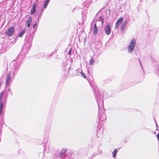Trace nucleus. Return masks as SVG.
Wrapping results in <instances>:
<instances>
[{
	"label": "nucleus",
	"instance_id": "1",
	"mask_svg": "<svg viewBox=\"0 0 159 159\" xmlns=\"http://www.w3.org/2000/svg\"><path fill=\"white\" fill-rule=\"evenodd\" d=\"M136 45V40L132 39L129 43L127 48V51L128 53H131L134 51Z\"/></svg>",
	"mask_w": 159,
	"mask_h": 159
},
{
	"label": "nucleus",
	"instance_id": "2",
	"mask_svg": "<svg viewBox=\"0 0 159 159\" xmlns=\"http://www.w3.org/2000/svg\"><path fill=\"white\" fill-rule=\"evenodd\" d=\"M15 31V29L13 27L9 28L6 34L8 36H11Z\"/></svg>",
	"mask_w": 159,
	"mask_h": 159
},
{
	"label": "nucleus",
	"instance_id": "3",
	"mask_svg": "<svg viewBox=\"0 0 159 159\" xmlns=\"http://www.w3.org/2000/svg\"><path fill=\"white\" fill-rule=\"evenodd\" d=\"M104 30L105 34L107 35H109L110 34L111 32V25L108 24L105 27Z\"/></svg>",
	"mask_w": 159,
	"mask_h": 159
},
{
	"label": "nucleus",
	"instance_id": "4",
	"mask_svg": "<svg viewBox=\"0 0 159 159\" xmlns=\"http://www.w3.org/2000/svg\"><path fill=\"white\" fill-rule=\"evenodd\" d=\"M4 93L2 92L1 93L0 95V115H1L2 113V110L3 107L2 102V99L3 98Z\"/></svg>",
	"mask_w": 159,
	"mask_h": 159
},
{
	"label": "nucleus",
	"instance_id": "5",
	"mask_svg": "<svg viewBox=\"0 0 159 159\" xmlns=\"http://www.w3.org/2000/svg\"><path fill=\"white\" fill-rule=\"evenodd\" d=\"M123 20V18L122 17L119 18L115 24V28L117 29L119 28V25L121 23Z\"/></svg>",
	"mask_w": 159,
	"mask_h": 159
},
{
	"label": "nucleus",
	"instance_id": "6",
	"mask_svg": "<svg viewBox=\"0 0 159 159\" xmlns=\"http://www.w3.org/2000/svg\"><path fill=\"white\" fill-rule=\"evenodd\" d=\"M11 74H8L7 75V79L6 82V85H8L9 82L11 80Z\"/></svg>",
	"mask_w": 159,
	"mask_h": 159
},
{
	"label": "nucleus",
	"instance_id": "7",
	"mask_svg": "<svg viewBox=\"0 0 159 159\" xmlns=\"http://www.w3.org/2000/svg\"><path fill=\"white\" fill-rule=\"evenodd\" d=\"M36 4L35 3L33 4V7L31 8L30 12V14H33L35 12L36 10Z\"/></svg>",
	"mask_w": 159,
	"mask_h": 159
},
{
	"label": "nucleus",
	"instance_id": "8",
	"mask_svg": "<svg viewBox=\"0 0 159 159\" xmlns=\"http://www.w3.org/2000/svg\"><path fill=\"white\" fill-rule=\"evenodd\" d=\"M127 21L126 20L123 21L120 26V29L121 30H123L125 28L127 25Z\"/></svg>",
	"mask_w": 159,
	"mask_h": 159
},
{
	"label": "nucleus",
	"instance_id": "9",
	"mask_svg": "<svg viewBox=\"0 0 159 159\" xmlns=\"http://www.w3.org/2000/svg\"><path fill=\"white\" fill-rule=\"evenodd\" d=\"M32 22V17L31 16L28 17L27 20L26 21V24H31Z\"/></svg>",
	"mask_w": 159,
	"mask_h": 159
},
{
	"label": "nucleus",
	"instance_id": "10",
	"mask_svg": "<svg viewBox=\"0 0 159 159\" xmlns=\"http://www.w3.org/2000/svg\"><path fill=\"white\" fill-rule=\"evenodd\" d=\"M66 151V148H64L62 149L60 152L59 153V155L60 156H62V155H63L64 154Z\"/></svg>",
	"mask_w": 159,
	"mask_h": 159
},
{
	"label": "nucleus",
	"instance_id": "11",
	"mask_svg": "<svg viewBox=\"0 0 159 159\" xmlns=\"http://www.w3.org/2000/svg\"><path fill=\"white\" fill-rule=\"evenodd\" d=\"M98 31V29L97 28L96 24H95L94 26V28L93 29V34L96 35Z\"/></svg>",
	"mask_w": 159,
	"mask_h": 159
},
{
	"label": "nucleus",
	"instance_id": "12",
	"mask_svg": "<svg viewBox=\"0 0 159 159\" xmlns=\"http://www.w3.org/2000/svg\"><path fill=\"white\" fill-rule=\"evenodd\" d=\"M49 0H46V1L44 3V8H46L48 6L49 2Z\"/></svg>",
	"mask_w": 159,
	"mask_h": 159
},
{
	"label": "nucleus",
	"instance_id": "13",
	"mask_svg": "<svg viewBox=\"0 0 159 159\" xmlns=\"http://www.w3.org/2000/svg\"><path fill=\"white\" fill-rule=\"evenodd\" d=\"M25 30H23L20 33L19 35H18V36L20 37H22L23 35V34H24V33H25Z\"/></svg>",
	"mask_w": 159,
	"mask_h": 159
},
{
	"label": "nucleus",
	"instance_id": "14",
	"mask_svg": "<svg viewBox=\"0 0 159 159\" xmlns=\"http://www.w3.org/2000/svg\"><path fill=\"white\" fill-rule=\"evenodd\" d=\"M117 152V150L116 149H115L114 150L113 152H112V154H113V157H116Z\"/></svg>",
	"mask_w": 159,
	"mask_h": 159
},
{
	"label": "nucleus",
	"instance_id": "15",
	"mask_svg": "<svg viewBox=\"0 0 159 159\" xmlns=\"http://www.w3.org/2000/svg\"><path fill=\"white\" fill-rule=\"evenodd\" d=\"M80 74H81V76L84 78H86V76L85 75V74L82 71H81Z\"/></svg>",
	"mask_w": 159,
	"mask_h": 159
},
{
	"label": "nucleus",
	"instance_id": "16",
	"mask_svg": "<svg viewBox=\"0 0 159 159\" xmlns=\"http://www.w3.org/2000/svg\"><path fill=\"white\" fill-rule=\"evenodd\" d=\"M94 61L93 60L91 59L90 61V65H93L94 63Z\"/></svg>",
	"mask_w": 159,
	"mask_h": 159
},
{
	"label": "nucleus",
	"instance_id": "17",
	"mask_svg": "<svg viewBox=\"0 0 159 159\" xmlns=\"http://www.w3.org/2000/svg\"><path fill=\"white\" fill-rule=\"evenodd\" d=\"M71 48H70L69 51V52H68V54L69 55H70L71 54Z\"/></svg>",
	"mask_w": 159,
	"mask_h": 159
},
{
	"label": "nucleus",
	"instance_id": "18",
	"mask_svg": "<svg viewBox=\"0 0 159 159\" xmlns=\"http://www.w3.org/2000/svg\"><path fill=\"white\" fill-rule=\"evenodd\" d=\"M157 139L159 141V133H158L157 135Z\"/></svg>",
	"mask_w": 159,
	"mask_h": 159
},
{
	"label": "nucleus",
	"instance_id": "19",
	"mask_svg": "<svg viewBox=\"0 0 159 159\" xmlns=\"http://www.w3.org/2000/svg\"><path fill=\"white\" fill-rule=\"evenodd\" d=\"M36 25H37V23H35L33 26V28H34L35 27V26H36Z\"/></svg>",
	"mask_w": 159,
	"mask_h": 159
},
{
	"label": "nucleus",
	"instance_id": "20",
	"mask_svg": "<svg viewBox=\"0 0 159 159\" xmlns=\"http://www.w3.org/2000/svg\"><path fill=\"white\" fill-rule=\"evenodd\" d=\"M27 25V26L28 27H30V24H29V23H28V24H26Z\"/></svg>",
	"mask_w": 159,
	"mask_h": 159
},
{
	"label": "nucleus",
	"instance_id": "21",
	"mask_svg": "<svg viewBox=\"0 0 159 159\" xmlns=\"http://www.w3.org/2000/svg\"><path fill=\"white\" fill-rule=\"evenodd\" d=\"M103 19H102V23H103Z\"/></svg>",
	"mask_w": 159,
	"mask_h": 159
},
{
	"label": "nucleus",
	"instance_id": "22",
	"mask_svg": "<svg viewBox=\"0 0 159 159\" xmlns=\"http://www.w3.org/2000/svg\"><path fill=\"white\" fill-rule=\"evenodd\" d=\"M8 90L9 91H10V89H8Z\"/></svg>",
	"mask_w": 159,
	"mask_h": 159
}]
</instances>
